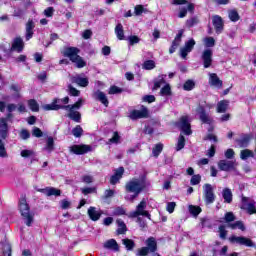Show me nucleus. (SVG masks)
Listing matches in <instances>:
<instances>
[{
  "instance_id": "obj_1",
  "label": "nucleus",
  "mask_w": 256,
  "mask_h": 256,
  "mask_svg": "<svg viewBox=\"0 0 256 256\" xmlns=\"http://www.w3.org/2000/svg\"><path fill=\"white\" fill-rule=\"evenodd\" d=\"M148 185L149 183H147L145 177L129 180L125 185V191L126 193H133V195H126V201H131V203H133V201L139 197V194L147 189Z\"/></svg>"
},
{
  "instance_id": "obj_2",
  "label": "nucleus",
  "mask_w": 256,
  "mask_h": 256,
  "mask_svg": "<svg viewBox=\"0 0 256 256\" xmlns=\"http://www.w3.org/2000/svg\"><path fill=\"white\" fill-rule=\"evenodd\" d=\"M19 211L21 213L22 219L24 220V223L27 225V227H31L35 219V214L31 213V208H29V204H27L25 197L20 199Z\"/></svg>"
},
{
  "instance_id": "obj_3",
  "label": "nucleus",
  "mask_w": 256,
  "mask_h": 256,
  "mask_svg": "<svg viewBox=\"0 0 256 256\" xmlns=\"http://www.w3.org/2000/svg\"><path fill=\"white\" fill-rule=\"evenodd\" d=\"M83 105V99H79L75 104L73 105H65L63 109L65 111H69L68 117L72 121H75V123H81V113L77 110L81 109Z\"/></svg>"
},
{
  "instance_id": "obj_4",
  "label": "nucleus",
  "mask_w": 256,
  "mask_h": 256,
  "mask_svg": "<svg viewBox=\"0 0 256 256\" xmlns=\"http://www.w3.org/2000/svg\"><path fill=\"white\" fill-rule=\"evenodd\" d=\"M146 209H147V200H145L144 198L136 206V211L130 212L128 217H130V219H135L137 217H147V219H151V214Z\"/></svg>"
},
{
  "instance_id": "obj_5",
  "label": "nucleus",
  "mask_w": 256,
  "mask_h": 256,
  "mask_svg": "<svg viewBox=\"0 0 256 256\" xmlns=\"http://www.w3.org/2000/svg\"><path fill=\"white\" fill-rule=\"evenodd\" d=\"M172 5H187V8L181 7L179 9L178 17L179 19H183L184 17H187V11L189 13H193L195 11V4L187 1V0H173Z\"/></svg>"
},
{
  "instance_id": "obj_6",
  "label": "nucleus",
  "mask_w": 256,
  "mask_h": 256,
  "mask_svg": "<svg viewBox=\"0 0 256 256\" xmlns=\"http://www.w3.org/2000/svg\"><path fill=\"white\" fill-rule=\"evenodd\" d=\"M176 125L184 135H191L193 133V131H191V120L189 116H182Z\"/></svg>"
},
{
  "instance_id": "obj_7",
  "label": "nucleus",
  "mask_w": 256,
  "mask_h": 256,
  "mask_svg": "<svg viewBox=\"0 0 256 256\" xmlns=\"http://www.w3.org/2000/svg\"><path fill=\"white\" fill-rule=\"evenodd\" d=\"M69 151L74 155H85L86 153H91L93 147L87 144L72 145L69 147Z\"/></svg>"
},
{
  "instance_id": "obj_8",
  "label": "nucleus",
  "mask_w": 256,
  "mask_h": 256,
  "mask_svg": "<svg viewBox=\"0 0 256 256\" xmlns=\"http://www.w3.org/2000/svg\"><path fill=\"white\" fill-rule=\"evenodd\" d=\"M203 191H204V201L206 205H211L215 203V192H214L213 186L211 184H204Z\"/></svg>"
},
{
  "instance_id": "obj_9",
  "label": "nucleus",
  "mask_w": 256,
  "mask_h": 256,
  "mask_svg": "<svg viewBox=\"0 0 256 256\" xmlns=\"http://www.w3.org/2000/svg\"><path fill=\"white\" fill-rule=\"evenodd\" d=\"M229 241L230 243H236V245H244V247H255L253 240L245 236H231Z\"/></svg>"
},
{
  "instance_id": "obj_10",
  "label": "nucleus",
  "mask_w": 256,
  "mask_h": 256,
  "mask_svg": "<svg viewBox=\"0 0 256 256\" xmlns=\"http://www.w3.org/2000/svg\"><path fill=\"white\" fill-rule=\"evenodd\" d=\"M241 209L247 211L249 215L256 213V202L254 200H249L248 197H242Z\"/></svg>"
},
{
  "instance_id": "obj_11",
  "label": "nucleus",
  "mask_w": 256,
  "mask_h": 256,
  "mask_svg": "<svg viewBox=\"0 0 256 256\" xmlns=\"http://www.w3.org/2000/svg\"><path fill=\"white\" fill-rule=\"evenodd\" d=\"M129 117L132 119V121L137 119H147V117H149V109H147L145 106H141L140 110H132Z\"/></svg>"
},
{
  "instance_id": "obj_12",
  "label": "nucleus",
  "mask_w": 256,
  "mask_h": 256,
  "mask_svg": "<svg viewBox=\"0 0 256 256\" xmlns=\"http://www.w3.org/2000/svg\"><path fill=\"white\" fill-rule=\"evenodd\" d=\"M196 113L199 115V119L202 123H206L207 125H211L213 123V118L207 114L205 106L199 104L196 108Z\"/></svg>"
},
{
  "instance_id": "obj_13",
  "label": "nucleus",
  "mask_w": 256,
  "mask_h": 256,
  "mask_svg": "<svg viewBox=\"0 0 256 256\" xmlns=\"http://www.w3.org/2000/svg\"><path fill=\"white\" fill-rule=\"evenodd\" d=\"M193 47H195V39L191 38L185 42L183 47L180 48V57L182 59H187L189 53L193 51Z\"/></svg>"
},
{
  "instance_id": "obj_14",
  "label": "nucleus",
  "mask_w": 256,
  "mask_h": 256,
  "mask_svg": "<svg viewBox=\"0 0 256 256\" xmlns=\"http://www.w3.org/2000/svg\"><path fill=\"white\" fill-rule=\"evenodd\" d=\"M237 167V162L233 160H220L218 162V168L220 171H235V168Z\"/></svg>"
},
{
  "instance_id": "obj_15",
  "label": "nucleus",
  "mask_w": 256,
  "mask_h": 256,
  "mask_svg": "<svg viewBox=\"0 0 256 256\" xmlns=\"http://www.w3.org/2000/svg\"><path fill=\"white\" fill-rule=\"evenodd\" d=\"M36 191L38 193H43V195H46V197H60L61 196V190L55 188V187H46V188H36Z\"/></svg>"
},
{
  "instance_id": "obj_16",
  "label": "nucleus",
  "mask_w": 256,
  "mask_h": 256,
  "mask_svg": "<svg viewBox=\"0 0 256 256\" xmlns=\"http://www.w3.org/2000/svg\"><path fill=\"white\" fill-rule=\"evenodd\" d=\"M202 61L204 65V69H209L211 65H213V50L206 49L202 53Z\"/></svg>"
},
{
  "instance_id": "obj_17",
  "label": "nucleus",
  "mask_w": 256,
  "mask_h": 256,
  "mask_svg": "<svg viewBox=\"0 0 256 256\" xmlns=\"http://www.w3.org/2000/svg\"><path fill=\"white\" fill-rule=\"evenodd\" d=\"M34 29H35V22L31 19H29L25 25V39L26 41H29L30 39H33L34 35Z\"/></svg>"
},
{
  "instance_id": "obj_18",
  "label": "nucleus",
  "mask_w": 256,
  "mask_h": 256,
  "mask_svg": "<svg viewBox=\"0 0 256 256\" xmlns=\"http://www.w3.org/2000/svg\"><path fill=\"white\" fill-rule=\"evenodd\" d=\"M183 33H185L184 30H179L178 31V34L174 38V40L172 42V45L169 49L170 55H172V53H175V51H177V48L179 47V45H181V39H183Z\"/></svg>"
},
{
  "instance_id": "obj_19",
  "label": "nucleus",
  "mask_w": 256,
  "mask_h": 256,
  "mask_svg": "<svg viewBox=\"0 0 256 256\" xmlns=\"http://www.w3.org/2000/svg\"><path fill=\"white\" fill-rule=\"evenodd\" d=\"M61 53L64 57H68L72 61L74 57L79 55L80 50L77 47H65Z\"/></svg>"
},
{
  "instance_id": "obj_20",
  "label": "nucleus",
  "mask_w": 256,
  "mask_h": 256,
  "mask_svg": "<svg viewBox=\"0 0 256 256\" xmlns=\"http://www.w3.org/2000/svg\"><path fill=\"white\" fill-rule=\"evenodd\" d=\"M70 81L71 83H76V85H79V87H87V85H89V79L80 74L71 76Z\"/></svg>"
},
{
  "instance_id": "obj_21",
  "label": "nucleus",
  "mask_w": 256,
  "mask_h": 256,
  "mask_svg": "<svg viewBox=\"0 0 256 256\" xmlns=\"http://www.w3.org/2000/svg\"><path fill=\"white\" fill-rule=\"evenodd\" d=\"M209 85L215 87L216 89H221L223 87V81L219 79V76L215 73H209Z\"/></svg>"
},
{
  "instance_id": "obj_22",
  "label": "nucleus",
  "mask_w": 256,
  "mask_h": 256,
  "mask_svg": "<svg viewBox=\"0 0 256 256\" xmlns=\"http://www.w3.org/2000/svg\"><path fill=\"white\" fill-rule=\"evenodd\" d=\"M124 173L125 168L119 167L118 169H116L114 175H112L110 178L111 185H117V183H119V180L122 179Z\"/></svg>"
},
{
  "instance_id": "obj_23",
  "label": "nucleus",
  "mask_w": 256,
  "mask_h": 256,
  "mask_svg": "<svg viewBox=\"0 0 256 256\" xmlns=\"http://www.w3.org/2000/svg\"><path fill=\"white\" fill-rule=\"evenodd\" d=\"M101 215H103L101 210H98L93 206L88 208V217H90L91 221H99V219H101Z\"/></svg>"
},
{
  "instance_id": "obj_24",
  "label": "nucleus",
  "mask_w": 256,
  "mask_h": 256,
  "mask_svg": "<svg viewBox=\"0 0 256 256\" xmlns=\"http://www.w3.org/2000/svg\"><path fill=\"white\" fill-rule=\"evenodd\" d=\"M64 106L65 105L59 104V100L56 98L51 104L42 106V109H44V111H59V109H63Z\"/></svg>"
},
{
  "instance_id": "obj_25",
  "label": "nucleus",
  "mask_w": 256,
  "mask_h": 256,
  "mask_svg": "<svg viewBox=\"0 0 256 256\" xmlns=\"http://www.w3.org/2000/svg\"><path fill=\"white\" fill-rule=\"evenodd\" d=\"M212 23L214 28L216 29V33H221L223 31V18L221 16L216 15L212 17Z\"/></svg>"
},
{
  "instance_id": "obj_26",
  "label": "nucleus",
  "mask_w": 256,
  "mask_h": 256,
  "mask_svg": "<svg viewBox=\"0 0 256 256\" xmlns=\"http://www.w3.org/2000/svg\"><path fill=\"white\" fill-rule=\"evenodd\" d=\"M24 47H25V44L23 43V39L21 37H18V38H15L13 41L11 51H17L18 53H21Z\"/></svg>"
},
{
  "instance_id": "obj_27",
  "label": "nucleus",
  "mask_w": 256,
  "mask_h": 256,
  "mask_svg": "<svg viewBox=\"0 0 256 256\" xmlns=\"http://www.w3.org/2000/svg\"><path fill=\"white\" fill-rule=\"evenodd\" d=\"M9 131V126L7 125V119L0 118V137L5 139L7 137V133Z\"/></svg>"
},
{
  "instance_id": "obj_28",
  "label": "nucleus",
  "mask_w": 256,
  "mask_h": 256,
  "mask_svg": "<svg viewBox=\"0 0 256 256\" xmlns=\"http://www.w3.org/2000/svg\"><path fill=\"white\" fill-rule=\"evenodd\" d=\"M95 99L101 102L105 107H109V99H107V95H105L101 90H98L94 93Z\"/></svg>"
},
{
  "instance_id": "obj_29",
  "label": "nucleus",
  "mask_w": 256,
  "mask_h": 256,
  "mask_svg": "<svg viewBox=\"0 0 256 256\" xmlns=\"http://www.w3.org/2000/svg\"><path fill=\"white\" fill-rule=\"evenodd\" d=\"M146 249H148V251L150 253H155V251H157V241L155 240L154 237H150L146 240Z\"/></svg>"
},
{
  "instance_id": "obj_30",
  "label": "nucleus",
  "mask_w": 256,
  "mask_h": 256,
  "mask_svg": "<svg viewBox=\"0 0 256 256\" xmlns=\"http://www.w3.org/2000/svg\"><path fill=\"white\" fill-rule=\"evenodd\" d=\"M222 197L224 199V203H232L233 202V192H231V189H229V188L223 189Z\"/></svg>"
},
{
  "instance_id": "obj_31",
  "label": "nucleus",
  "mask_w": 256,
  "mask_h": 256,
  "mask_svg": "<svg viewBox=\"0 0 256 256\" xmlns=\"http://www.w3.org/2000/svg\"><path fill=\"white\" fill-rule=\"evenodd\" d=\"M118 229H117V234L118 235H125L127 233V225L122 219H117L116 220Z\"/></svg>"
},
{
  "instance_id": "obj_32",
  "label": "nucleus",
  "mask_w": 256,
  "mask_h": 256,
  "mask_svg": "<svg viewBox=\"0 0 256 256\" xmlns=\"http://www.w3.org/2000/svg\"><path fill=\"white\" fill-rule=\"evenodd\" d=\"M105 249H112L113 251H119V244L115 239H110L104 243Z\"/></svg>"
},
{
  "instance_id": "obj_33",
  "label": "nucleus",
  "mask_w": 256,
  "mask_h": 256,
  "mask_svg": "<svg viewBox=\"0 0 256 256\" xmlns=\"http://www.w3.org/2000/svg\"><path fill=\"white\" fill-rule=\"evenodd\" d=\"M71 61L72 63H75L78 69H83V67L87 66V62H85V60H83V58L79 56V54L76 57H74Z\"/></svg>"
},
{
  "instance_id": "obj_34",
  "label": "nucleus",
  "mask_w": 256,
  "mask_h": 256,
  "mask_svg": "<svg viewBox=\"0 0 256 256\" xmlns=\"http://www.w3.org/2000/svg\"><path fill=\"white\" fill-rule=\"evenodd\" d=\"M122 245H124L125 249L128 251H133L135 249V241L129 238L122 239Z\"/></svg>"
},
{
  "instance_id": "obj_35",
  "label": "nucleus",
  "mask_w": 256,
  "mask_h": 256,
  "mask_svg": "<svg viewBox=\"0 0 256 256\" xmlns=\"http://www.w3.org/2000/svg\"><path fill=\"white\" fill-rule=\"evenodd\" d=\"M115 34L117 39H119V41H123V39H125V33L123 30V24L119 23L116 27H115Z\"/></svg>"
},
{
  "instance_id": "obj_36",
  "label": "nucleus",
  "mask_w": 256,
  "mask_h": 256,
  "mask_svg": "<svg viewBox=\"0 0 256 256\" xmlns=\"http://www.w3.org/2000/svg\"><path fill=\"white\" fill-rule=\"evenodd\" d=\"M229 107V100H222L217 104V113H225Z\"/></svg>"
},
{
  "instance_id": "obj_37",
  "label": "nucleus",
  "mask_w": 256,
  "mask_h": 256,
  "mask_svg": "<svg viewBox=\"0 0 256 256\" xmlns=\"http://www.w3.org/2000/svg\"><path fill=\"white\" fill-rule=\"evenodd\" d=\"M249 141H251V137H249V135H244L242 138L236 140V143L241 148H245L248 147Z\"/></svg>"
},
{
  "instance_id": "obj_38",
  "label": "nucleus",
  "mask_w": 256,
  "mask_h": 256,
  "mask_svg": "<svg viewBox=\"0 0 256 256\" xmlns=\"http://www.w3.org/2000/svg\"><path fill=\"white\" fill-rule=\"evenodd\" d=\"M54 149H55V141L53 140V137H48L44 151H48V153H51V151H53Z\"/></svg>"
},
{
  "instance_id": "obj_39",
  "label": "nucleus",
  "mask_w": 256,
  "mask_h": 256,
  "mask_svg": "<svg viewBox=\"0 0 256 256\" xmlns=\"http://www.w3.org/2000/svg\"><path fill=\"white\" fill-rule=\"evenodd\" d=\"M249 157H255V154L253 153V151L249 149H245L240 152V158L242 159V161H247Z\"/></svg>"
},
{
  "instance_id": "obj_40",
  "label": "nucleus",
  "mask_w": 256,
  "mask_h": 256,
  "mask_svg": "<svg viewBox=\"0 0 256 256\" xmlns=\"http://www.w3.org/2000/svg\"><path fill=\"white\" fill-rule=\"evenodd\" d=\"M228 227L230 229H240V231H245V224H243V221H236L234 223H229Z\"/></svg>"
},
{
  "instance_id": "obj_41",
  "label": "nucleus",
  "mask_w": 256,
  "mask_h": 256,
  "mask_svg": "<svg viewBox=\"0 0 256 256\" xmlns=\"http://www.w3.org/2000/svg\"><path fill=\"white\" fill-rule=\"evenodd\" d=\"M160 95L162 97H171V86L169 84H166L164 87H162L160 90Z\"/></svg>"
},
{
  "instance_id": "obj_42",
  "label": "nucleus",
  "mask_w": 256,
  "mask_h": 256,
  "mask_svg": "<svg viewBox=\"0 0 256 256\" xmlns=\"http://www.w3.org/2000/svg\"><path fill=\"white\" fill-rule=\"evenodd\" d=\"M120 139H121V136H119V133L114 132L113 137H111L108 140L107 145H117L119 143Z\"/></svg>"
},
{
  "instance_id": "obj_43",
  "label": "nucleus",
  "mask_w": 256,
  "mask_h": 256,
  "mask_svg": "<svg viewBox=\"0 0 256 256\" xmlns=\"http://www.w3.org/2000/svg\"><path fill=\"white\" fill-rule=\"evenodd\" d=\"M28 107L34 113L39 112V103H37L35 99H31V100L28 101Z\"/></svg>"
},
{
  "instance_id": "obj_44",
  "label": "nucleus",
  "mask_w": 256,
  "mask_h": 256,
  "mask_svg": "<svg viewBox=\"0 0 256 256\" xmlns=\"http://www.w3.org/2000/svg\"><path fill=\"white\" fill-rule=\"evenodd\" d=\"M228 17L230 21H233L234 23H236V21H239L240 19V16L237 10H229Z\"/></svg>"
},
{
  "instance_id": "obj_45",
  "label": "nucleus",
  "mask_w": 256,
  "mask_h": 256,
  "mask_svg": "<svg viewBox=\"0 0 256 256\" xmlns=\"http://www.w3.org/2000/svg\"><path fill=\"white\" fill-rule=\"evenodd\" d=\"M2 253H3V256H11L12 255L11 244L7 242L4 243L2 246Z\"/></svg>"
},
{
  "instance_id": "obj_46",
  "label": "nucleus",
  "mask_w": 256,
  "mask_h": 256,
  "mask_svg": "<svg viewBox=\"0 0 256 256\" xmlns=\"http://www.w3.org/2000/svg\"><path fill=\"white\" fill-rule=\"evenodd\" d=\"M189 213L193 215V217H198L199 213H201V207L190 205Z\"/></svg>"
},
{
  "instance_id": "obj_47",
  "label": "nucleus",
  "mask_w": 256,
  "mask_h": 256,
  "mask_svg": "<svg viewBox=\"0 0 256 256\" xmlns=\"http://www.w3.org/2000/svg\"><path fill=\"white\" fill-rule=\"evenodd\" d=\"M162 151H163V144H161V143L156 144L152 150L153 156L159 157V155H161Z\"/></svg>"
},
{
  "instance_id": "obj_48",
  "label": "nucleus",
  "mask_w": 256,
  "mask_h": 256,
  "mask_svg": "<svg viewBox=\"0 0 256 256\" xmlns=\"http://www.w3.org/2000/svg\"><path fill=\"white\" fill-rule=\"evenodd\" d=\"M194 88L195 82L193 80H187L183 85L184 91H193Z\"/></svg>"
},
{
  "instance_id": "obj_49",
  "label": "nucleus",
  "mask_w": 256,
  "mask_h": 256,
  "mask_svg": "<svg viewBox=\"0 0 256 256\" xmlns=\"http://www.w3.org/2000/svg\"><path fill=\"white\" fill-rule=\"evenodd\" d=\"M185 147V136L180 135L178 138L177 146H176V151H181Z\"/></svg>"
},
{
  "instance_id": "obj_50",
  "label": "nucleus",
  "mask_w": 256,
  "mask_h": 256,
  "mask_svg": "<svg viewBox=\"0 0 256 256\" xmlns=\"http://www.w3.org/2000/svg\"><path fill=\"white\" fill-rule=\"evenodd\" d=\"M68 93L72 97H79V95H81V92L73 87L71 84L68 85Z\"/></svg>"
},
{
  "instance_id": "obj_51",
  "label": "nucleus",
  "mask_w": 256,
  "mask_h": 256,
  "mask_svg": "<svg viewBox=\"0 0 256 256\" xmlns=\"http://www.w3.org/2000/svg\"><path fill=\"white\" fill-rule=\"evenodd\" d=\"M143 69H146V71H151V69H155V61L153 60H147L143 63Z\"/></svg>"
},
{
  "instance_id": "obj_52",
  "label": "nucleus",
  "mask_w": 256,
  "mask_h": 256,
  "mask_svg": "<svg viewBox=\"0 0 256 256\" xmlns=\"http://www.w3.org/2000/svg\"><path fill=\"white\" fill-rule=\"evenodd\" d=\"M205 47H215V38L214 37H206L204 38Z\"/></svg>"
},
{
  "instance_id": "obj_53",
  "label": "nucleus",
  "mask_w": 256,
  "mask_h": 256,
  "mask_svg": "<svg viewBox=\"0 0 256 256\" xmlns=\"http://www.w3.org/2000/svg\"><path fill=\"white\" fill-rule=\"evenodd\" d=\"M72 134L74 135V137H81V135H83V128L81 127V125H77L74 129H72Z\"/></svg>"
},
{
  "instance_id": "obj_54",
  "label": "nucleus",
  "mask_w": 256,
  "mask_h": 256,
  "mask_svg": "<svg viewBox=\"0 0 256 256\" xmlns=\"http://www.w3.org/2000/svg\"><path fill=\"white\" fill-rule=\"evenodd\" d=\"M20 155L24 159H27L29 157H35V151H33V150H22Z\"/></svg>"
},
{
  "instance_id": "obj_55",
  "label": "nucleus",
  "mask_w": 256,
  "mask_h": 256,
  "mask_svg": "<svg viewBox=\"0 0 256 256\" xmlns=\"http://www.w3.org/2000/svg\"><path fill=\"white\" fill-rule=\"evenodd\" d=\"M224 220L228 223H233L235 221V214L233 212H227L224 216Z\"/></svg>"
},
{
  "instance_id": "obj_56",
  "label": "nucleus",
  "mask_w": 256,
  "mask_h": 256,
  "mask_svg": "<svg viewBox=\"0 0 256 256\" xmlns=\"http://www.w3.org/2000/svg\"><path fill=\"white\" fill-rule=\"evenodd\" d=\"M149 253H151V252L149 251V248L142 247V248H140V249L137 250L136 255H137V256H147V255H149Z\"/></svg>"
},
{
  "instance_id": "obj_57",
  "label": "nucleus",
  "mask_w": 256,
  "mask_h": 256,
  "mask_svg": "<svg viewBox=\"0 0 256 256\" xmlns=\"http://www.w3.org/2000/svg\"><path fill=\"white\" fill-rule=\"evenodd\" d=\"M219 237L220 239H227V231L225 229V225L219 226Z\"/></svg>"
},
{
  "instance_id": "obj_58",
  "label": "nucleus",
  "mask_w": 256,
  "mask_h": 256,
  "mask_svg": "<svg viewBox=\"0 0 256 256\" xmlns=\"http://www.w3.org/2000/svg\"><path fill=\"white\" fill-rule=\"evenodd\" d=\"M191 185H199L201 183V175L196 174L193 175L191 180H190Z\"/></svg>"
},
{
  "instance_id": "obj_59",
  "label": "nucleus",
  "mask_w": 256,
  "mask_h": 256,
  "mask_svg": "<svg viewBox=\"0 0 256 256\" xmlns=\"http://www.w3.org/2000/svg\"><path fill=\"white\" fill-rule=\"evenodd\" d=\"M122 89L117 86H111L109 89V95H117L119 93H122Z\"/></svg>"
},
{
  "instance_id": "obj_60",
  "label": "nucleus",
  "mask_w": 256,
  "mask_h": 256,
  "mask_svg": "<svg viewBox=\"0 0 256 256\" xmlns=\"http://www.w3.org/2000/svg\"><path fill=\"white\" fill-rule=\"evenodd\" d=\"M0 157L5 158L8 157L7 150L5 149V144L0 140Z\"/></svg>"
},
{
  "instance_id": "obj_61",
  "label": "nucleus",
  "mask_w": 256,
  "mask_h": 256,
  "mask_svg": "<svg viewBox=\"0 0 256 256\" xmlns=\"http://www.w3.org/2000/svg\"><path fill=\"white\" fill-rule=\"evenodd\" d=\"M128 41H129L130 45H137V43H139V41H141V39L139 38V36H129Z\"/></svg>"
},
{
  "instance_id": "obj_62",
  "label": "nucleus",
  "mask_w": 256,
  "mask_h": 256,
  "mask_svg": "<svg viewBox=\"0 0 256 256\" xmlns=\"http://www.w3.org/2000/svg\"><path fill=\"white\" fill-rule=\"evenodd\" d=\"M226 159H233L235 157V151L231 148L227 149L224 153Z\"/></svg>"
},
{
  "instance_id": "obj_63",
  "label": "nucleus",
  "mask_w": 256,
  "mask_h": 256,
  "mask_svg": "<svg viewBox=\"0 0 256 256\" xmlns=\"http://www.w3.org/2000/svg\"><path fill=\"white\" fill-rule=\"evenodd\" d=\"M143 11H145V8H143V5H136L134 8L135 15H143Z\"/></svg>"
},
{
  "instance_id": "obj_64",
  "label": "nucleus",
  "mask_w": 256,
  "mask_h": 256,
  "mask_svg": "<svg viewBox=\"0 0 256 256\" xmlns=\"http://www.w3.org/2000/svg\"><path fill=\"white\" fill-rule=\"evenodd\" d=\"M126 211L124 210L123 207H117L115 208L114 212H113V215H125Z\"/></svg>"
}]
</instances>
